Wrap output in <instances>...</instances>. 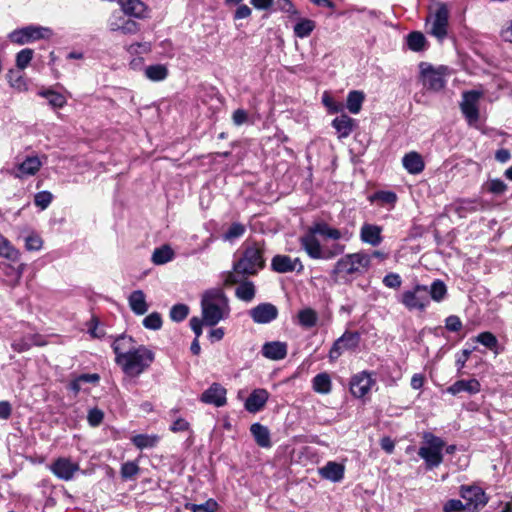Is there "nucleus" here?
Returning <instances> with one entry per match:
<instances>
[{"label":"nucleus","mask_w":512,"mask_h":512,"mask_svg":"<svg viewBox=\"0 0 512 512\" xmlns=\"http://www.w3.org/2000/svg\"><path fill=\"white\" fill-rule=\"evenodd\" d=\"M332 127L336 130L338 138H347L356 127V121L346 114H341L333 119Z\"/></svg>","instance_id":"25"},{"label":"nucleus","mask_w":512,"mask_h":512,"mask_svg":"<svg viewBox=\"0 0 512 512\" xmlns=\"http://www.w3.org/2000/svg\"><path fill=\"white\" fill-rule=\"evenodd\" d=\"M443 512H466V504L459 499H450L444 504Z\"/></svg>","instance_id":"60"},{"label":"nucleus","mask_w":512,"mask_h":512,"mask_svg":"<svg viewBox=\"0 0 512 512\" xmlns=\"http://www.w3.org/2000/svg\"><path fill=\"white\" fill-rule=\"evenodd\" d=\"M218 507L217 502L214 499H208L202 504L187 503L185 508L192 512H215Z\"/></svg>","instance_id":"49"},{"label":"nucleus","mask_w":512,"mask_h":512,"mask_svg":"<svg viewBox=\"0 0 512 512\" xmlns=\"http://www.w3.org/2000/svg\"><path fill=\"white\" fill-rule=\"evenodd\" d=\"M371 203L378 202L383 205H394L397 201V195L393 191H377L369 197Z\"/></svg>","instance_id":"45"},{"label":"nucleus","mask_w":512,"mask_h":512,"mask_svg":"<svg viewBox=\"0 0 512 512\" xmlns=\"http://www.w3.org/2000/svg\"><path fill=\"white\" fill-rule=\"evenodd\" d=\"M316 27L315 21L308 18H301L294 25L293 31L294 35L298 38H306L308 37Z\"/></svg>","instance_id":"40"},{"label":"nucleus","mask_w":512,"mask_h":512,"mask_svg":"<svg viewBox=\"0 0 512 512\" xmlns=\"http://www.w3.org/2000/svg\"><path fill=\"white\" fill-rule=\"evenodd\" d=\"M125 15L138 19L147 18V6L141 0H119Z\"/></svg>","instance_id":"24"},{"label":"nucleus","mask_w":512,"mask_h":512,"mask_svg":"<svg viewBox=\"0 0 512 512\" xmlns=\"http://www.w3.org/2000/svg\"><path fill=\"white\" fill-rule=\"evenodd\" d=\"M39 338H40V336H38V335H29V336L22 337L20 339L14 340V342L12 343V348L16 352H25V351L29 350L34 345H37V346L43 345L42 342L38 341Z\"/></svg>","instance_id":"42"},{"label":"nucleus","mask_w":512,"mask_h":512,"mask_svg":"<svg viewBox=\"0 0 512 512\" xmlns=\"http://www.w3.org/2000/svg\"><path fill=\"white\" fill-rule=\"evenodd\" d=\"M313 232L329 239L338 240L342 237L340 230L330 227L324 222L316 223L312 227Z\"/></svg>","instance_id":"44"},{"label":"nucleus","mask_w":512,"mask_h":512,"mask_svg":"<svg viewBox=\"0 0 512 512\" xmlns=\"http://www.w3.org/2000/svg\"><path fill=\"white\" fill-rule=\"evenodd\" d=\"M154 359L155 354L152 350L144 345H138L118 366H120L125 375L134 378L145 372L151 366Z\"/></svg>","instance_id":"4"},{"label":"nucleus","mask_w":512,"mask_h":512,"mask_svg":"<svg viewBox=\"0 0 512 512\" xmlns=\"http://www.w3.org/2000/svg\"><path fill=\"white\" fill-rule=\"evenodd\" d=\"M481 390L480 382L473 378L469 380H458L447 388V392L451 395H457L461 392L468 394H477Z\"/></svg>","instance_id":"26"},{"label":"nucleus","mask_w":512,"mask_h":512,"mask_svg":"<svg viewBox=\"0 0 512 512\" xmlns=\"http://www.w3.org/2000/svg\"><path fill=\"white\" fill-rule=\"evenodd\" d=\"M53 195L49 191H40L34 196V204L41 210H45L52 202Z\"/></svg>","instance_id":"56"},{"label":"nucleus","mask_w":512,"mask_h":512,"mask_svg":"<svg viewBox=\"0 0 512 512\" xmlns=\"http://www.w3.org/2000/svg\"><path fill=\"white\" fill-rule=\"evenodd\" d=\"M201 309L205 325L215 326L229 316V299L222 289L207 290L201 299Z\"/></svg>","instance_id":"3"},{"label":"nucleus","mask_w":512,"mask_h":512,"mask_svg":"<svg viewBox=\"0 0 512 512\" xmlns=\"http://www.w3.org/2000/svg\"><path fill=\"white\" fill-rule=\"evenodd\" d=\"M264 247L259 243L245 246L242 255L233 263V271L225 279L226 285L240 282V277L255 276L265 267Z\"/></svg>","instance_id":"1"},{"label":"nucleus","mask_w":512,"mask_h":512,"mask_svg":"<svg viewBox=\"0 0 512 512\" xmlns=\"http://www.w3.org/2000/svg\"><path fill=\"white\" fill-rule=\"evenodd\" d=\"M301 248L312 259H319L321 257L322 246L316 237V233L310 227L308 232L300 238Z\"/></svg>","instance_id":"20"},{"label":"nucleus","mask_w":512,"mask_h":512,"mask_svg":"<svg viewBox=\"0 0 512 512\" xmlns=\"http://www.w3.org/2000/svg\"><path fill=\"white\" fill-rule=\"evenodd\" d=\"M374 381L370 374L361 372L352 377L350 382V391L357 398L364 397L371 389Z\"/></svg>","instance_id":"19"},{"label":"nucleus","mask_w":512,"mask_h":512,"mask_svg":"<svg viewBox=\"0 0 512 512\" xmlns=\"http://www.w3.org/2000/svg\"><path fill=\"white\" fill-rule=\"evenodd\" d=\"M269 393L266 389H254L245 401L244 407L250 413L261 411L268 401Z\"/></svg>","instance_id":"22"},{"label":"nucleus","mask_w":512,"mask_h":512,"mask_svg":"<svg viewBox=\"0 0 512 512\" xmlns=\"http://www.w3.org/2000/svg\"><path fill=\"white\" fill-rule=\"evenodd\" d=\"M174 257L173 250L168 245L156 248L152 254V261L156 265H162L171 261Z\"/></svg>","instance_id":"43"},{"label":"nucleus","mask_w":512,"mask_h":512,"mask_svg":"<svg viewBox=\"0 0 512 512\" xmlns=\"http://www.w3.org/2000/svg\"><path fill=\"white\" fill-rule=\"evenodd\" d=\"M322 478L332 482H339L344 477V466L334 461H329L325 466L319 469Z\"/></svg>","instance_id":"30"},{"label":"nucleus","mask_w":512,"mask_h":512,"mask_svg":"<svg viewBox=\"0 0 512 512\" xmlns=\"http://www.w3.org/2000/svg\"><path fill=\"white\" fill-rule=\"evenodd\" d=\"M152 45L150 42L133 43L128 47V52L132 55L147 54L151 52Z\"/></svg>","instance_id":"61"},{"label":"nucleus","mask_w":512,"mask_h":512,"mask_svg":"<svg viewBox=\"0 0 512 512\" xmlns=\"http://www.w3.org/2000/svg\"><path fill=\"white\" fill-rule=\"evenodd\" d=\"M278 308L272 303H260L249 311L251 319L257 324H268L278 317Z\"/></svg>","instance_id":"15"},{"label":"nucleus","mask_w":512,"mask_h":512,"mask_svg":"<svg viewBox=\"0 0 512 512\" xmlns=\"http://www.w3.org/2000/svg\"><path fill=\"white\" fill-rule=\"evenodd\" d=\"M271 269L277 273H289L297 271L301 273L304 266L299 258L292 259L288 255H275L271 260Z\"/></svg>","instance_id":"16"},{"label":"nucleus","mask_w":512,"mask_h":512,"mask_svg":"<svg viewBox=\"0 0 512 512\" xmlns=\"http://www.w3.org/2000/svg\"><path fill=\"white\" fill-rule=\"evenodd\" d=\"M383 284L388 288L398 289L402 284V279L399 274L391 272L384 276Z\"/></svg>","instance_id":"62"},{"label":"nucleus","mask_w":512,"mask_h":512,"mask_svg":"<svg viewBox=\"0 0 512 512\" xmlns=\"http://www.w3.org/2000/svg\"><path fill=\"white\" fill-rule=\"evenodd\" d=\"M140 468L134 461H128L121 465L120 474L123 480H132L139 473Z\"/></svg>","instance_id":"50"},{"label":"nucleus","mask_w":512,"mask_h":512,"mask_svg":"<svg viewBox=\"0 0 512 512\" xmlns=\"http://www.w3.org/2000/svg\"><path fill=\"white\" fill-rule=\"evenodd\" d=\"M312 387L315 392L328 394L331 391V378L327 373H319L312 380Z\"/></svg>","instance_id":"38"},{"label":"nucleus","mask_w":512,"mask_h":512,"mask_svg":"<svg viewBox=\"0 0 512 512\" xmlns=\"http://www.w3.org/2000/svg\"><path fill=\"white\" fill-rule=\"evenodd\" d=\"M462 326L461 319L456 315H450L445 319V328L450 332H458Z\"/></svg>","instance_id":"63"},{"label":"nucleus","mask_w":512,"mask_h":512,"mask_svg":"<svg viewBox=\"0 0 512 512\" xmlns=\"http://www.w3.org/2000/svg\"><path fill=\"white\" fill-rule=\"evenodd\" d=\"M400 302L410 311H424L430 304L428 286L415 284L412 289L402 293Z\"/></svg>","instance_id":"7"},{"label":"nucleus","mask_w":512,"mask_h":512,"mask_svg":"<svg viewBox=\"0 0 512 512\" xmlns=\"http://www.w3.org/2000/svg\"><path fill=\"white\" fill-rule=\"evenodd\" d=\"M108 27L112 32H121L125 35L136 34L140 30V26L136 21L127 19L119 14H114L110 18Z\"/></svg>","instance_id":"18"},{"label":"nucleus","mask_w":512,"mask_h":512,"mask_svg":"<svg viewBox=\"0 0 512 512\" xmlns=\"http://www.w3.org/2000/svg\"><path fill=\"white\" fill-rule=\"evenodd\" d=\"M365 95L362 91L353 90L347 95L346 107L352 114H358L362 108Z\"/></svg>","instance_id":"37"},{"label":"nucleus","mask_w":512,"mask_h":512,"mask_svg":"<svg viewBox=\"0 0 512 512\" xmlns=\"http://www.w3.org/2000/svg\"><path fill=\"white\" fill-rule=\"evenodd\" d=\"M144 75L153 82L163 81L168 76V68L164 64L149 65L144 69Z\"/></svg>","instance_id":"34"},{"label":"nucleus","mask_w":512,"mask_h":512,"mask_svg":"<svg viewBox=\"0 0 512 512\" xmlns=\"http://www.w3.org/2000/svg\"><path fill=\"white\" fill-rule=\"evenodd\" d=\"M262 354L271 360L284 359L287 355V345L279 341L267 342L262 347Z\"/></svg>","instance_id":"27"},{"label":"nucleus","mask_w":512,"mask_h":512,"mask_svg":"<svg viewBox=\"0 0 512 512\" xmlns=\"http://www.w3.org/2000/svg\"><path fill=\"white\" fill-rule=\"evenodd\" d=\"M189 314V307L186 304H175L170 309V319L174 322H182Z\"/></svg>","instance_id":"52"},{"label":"nucleus","mask_w":512,"mask_h":512,"mask_svg":"<svg viewBox=\"0 0 512 512\" xmlns=\"http://www.w3.org/2000/svg\"><path fill=\"white\" fill-rule=\"evenodd\" d=\"M360 335L358 332L346 331L341 337L336 339L330 348L328 357L330 362H335L346 350H354L358 347Z\"/></svg>","instance_id":"11"},{"label":"nucleus","mask_w":512,"mask_h":512,"mask_svg":"<svg viewBox=\"0 0 512 512\" xmlns=\"http://www.w3.org/2000/svg\"><path fill=\"white\" fill-rule=\"evenodd\" d=\"M37 95L47 99L48 104L53 109H61L67 104L66 97L63 94L56 92L51 88H42L38 90Z\"/></svg>","instance_id":"32"},{"label":"nucleus","mask_w":512,"mask_h":512,"mask_svg":"<svg viewBox=\"0 0 512 512\" xmlns=\"http://www.w3.org/2000/svg\"><path fill=\"white\" fill-rule=\"evenodd\" d=\"M128 304L132 312L136 315H144L149 309L145 293L142 290L131 292L128 297Z\"/></svg>","instance_id":"29"},{"label":"nucleus","mask_w":512,"mask_h":512,"mask_svg":"<svg viewBox=\"0 0 512 512\" xmlns=\"http://www.w3.org/2000/svg\"><path fill=\"white\" fill-rule=\"evenodd\" d=\"M402 164H403V167L410 174H413V175L421 173L425 168V164H424L422 156L418 152H415V151L405 154L404 157L402 158Z\"/></svg>","instance_id":"28"},{"label":"nucleus","mask_w":512,"mask_h":512,"mask_svg":"<svg viewBox=\"0 0 512 512\" xmlns=\"http://www.w3.org/2000/svg\"><path fill=\"white\" fill-rule=\"evenodd\" d=\"M104 419V413L101 409L95 407L88 411L87 421L91 427H98Z\"/></svg>","instance_id":"59"},{"label":"nucleus","mask_w":512,"mask_h":512,"mask_svg":"<svg viewBox=\"0 0 512 512\" xmlns=\"http://www.w3.org/2000/svg\"><path fill=\"white\" fill-rule=\"evenodd\" d=\"M482 96V92L470 90L463 93L460 109L469 125H474L479 120L478 101Z\"/></svg>","instance_id":"10"},{"label":"nucleus","mask_w":512,"mask_h":512,"mask_svg":"<svg viewBox=\"0 0 512 512\" xmlns=\"http://www.w3.org/2000/svg\"><path fill=\"white\" fill-rule=\"evenodd\" d=\"M420 80L423 86L432 92H439L444 89L446 85L445 75L448 71L446 66H439L434 68L427 62H420Z\"/></svg>","instance_id":"6"},{"label":"nucleus","mask_w":512,"mask_h":512,"mask_svg":"<svg viewBox=\"0 0 512 512\" xmlns=\"http://www.w3.org/2000/svg\"><path fill=\"white\" fill-rule=\"evenodd\" d=\"M43 246L42 238L36 234L31 233L25 238V248L28 251H39Z\"/></svg>","instance_id":"58"},{"label":"nucleus","mask_w":512,"mask_h":512,"mask_svg":"<svg viewBox=\"0 0 512 512\" xmlns=\"http://www.w3.org/2000/svg\"><path fill=\"white\" fill-rule=\"evenodd\" d=\"M34 55V51L30 48H25L19 51L16 55V66L20 70H24L30 64Z\"/></svg>","instance_id":"54"},{"label":"nucleus","mask_w":512,"mask_h":512,"mask_svg":"<svg viewBox=\"0 0 512 512\" xmlns=\"http://www.w3.org/2000/svg\"><path fill=\"white\" fill-rule=\"evenodd\" d=\"M246 232V227L240 222H234L230 225L227 231L222 235L224 241L232 242L235 239L242 237Z\"/></svg>","instance_id":"47"},{"label":"nucleus","mask_w":512,"mask_h":512,"mask_svg":"<svg viewBox=\"0 0 512 512\" xmlns=\"http://www.w3.org/2000/svg\"><path fill=\"white\" fill-rule=\"evenodd\" d=\"M48 28L27 26L16 29L9 34V39L16 44L23 45L33 40H39L45 37V32H49Z\"/></svg>","instance_id":"13"},{"label":"nucleus","mask_w":512,"mask_h":512,"mask_svg":"<svg viewBox=\"0 0 512 512\" xmlns=\"http://www.w3.org/2000/svg\"><path fill=\"white\" fill-rule=\"evenodd\" d=\"M298 319L300 325L306 328H311L316 325L318 316L315 310L311 308H305L299 311Z\"/></svg>","instance_id":"46"},{"label":"nucleus","mask_w":512,"mask_h":512,"mask_svg":"<svg viewBox=\"0 0 512 512\" xmlns=\"http://www.w3.org/2000/svg\"><path fill=\"white\" fill-rule=\"evenodd\" d=\"M50 471L60 480L70 481L74 478L77 471L80 470L78 463L73 462L70 458L59 457L50 465Z\"/></svg>","instance_id":"12"},{"label":"nucleus","mask_w":512,"mask_h":512,"mask_svg":"<svg viewBox=\"0 0 512 512\" xmlns=\"http://www.w3.org/2000/svg\"><path fill=\"white\" fill-rule=\"evenodd\" d=\"M345 249V245L334 243L330 247H323L321 252V257L319 259L322 260H330L335 258L338 255L343 254Z\"/></svg>","instance_id":"53"},{"label":"nucleus","mask_w":512,"mask_h":512,"mask_svg":"<svg viewBox=\"0 0 512 512\" xmlns=\"http://www.w3.org/2000/svg\"><path fill=\"white\" fill-rule=\"evenodd\" d=\"M227 390L219 383H212L200 396V401L205 404L222 407L226 404Z\"/></svg>","instance_id":"17"},{"label":"nucleus","mask_w":512,"mask_h":512,"mask_svg":"<svg viewBox=\"0 0 512 512\" xmlns=\"http://www.w3.org/2000/svg\"><path fill=\"white\" fill-rule=\"evenodd\" d=\"M237 284L238 287L235 290V296L244 301V302H251L255 298L256 294V288L252 281L249 280H243L240 278V282Z\"/></svg>","instance_id":"33"},{"label":"nucleus","mask_w":512,"mask_h":512,"mask_svg":"<svg viewBox=\"0 0 512 512\" xmlns=\"http://www.w3.org/2000/svg\"><path fill=\"white\" fill-rule=\"evenodd\" d=\"M428 297L437 303L442 302L447 297L446 284L440 279H435L428 287Z\"/></svg>","instance_id":"35"},{"label":"nucleus","mask_w":512,"mask_h":512,"mask_svg":"<svg viewBox=\"0 0 512 512\" xmlns=\"http://www.w3.org/2000/svg\"><path fill=\"white\" fill-rule=\"evenodd\" d=\"M449 10L445 3H439L435 12L427 19L431 23L429 33L442 41L448 33Z\"/></svg>","instance_id":"9"},{"label":"nucleus","mask_w":512,"mask_h":512,"mask_svg":"<svg viewBox=\"0 0 512 512\" xmlns=\"http://www.w3.org/2000/svg\"><path fill=\"white\" fill-rule=\"evenodd\" d=\"M250 432L258 446L262 448L272 446L270 431L266 426L260 423H254L250 427Z\"/></svg>","instance_id":"31"},{"label":"nucleus","mask_w":512,"mask_h":512,"mask_svg":"<svg viewBox=\"0 0 512 512\" xmlns=\"http://www.w3.org/2000/svg\"><path fill=\"white\" fill-rule=\"evenodd\" d=\"M0 256L10 261H17L20 257L18 249L0 233Z\"/></svg>","instance_id":"41"},{"label":"nucleus","mask_w":512,"mask_h":512,"mask_svg":"<svg viewBox=\"0 0 512 512\" xmlns=\"http://www.w3.org/2000/svg\"><path fill=\"white\" fill-rule=\"evenodd\" d=\"M0 269L4 272L6 276L10 277L12 280L19 281L20 278L22 277V265L19 267H14L9 263L1 262Z\"/></svg>","instance_id":"55"},{"label":"nucleus","mask_w":512,"mask_h":512,"mask_svg":"<svg viewBox=\"0 0 512 512\" xmlns=\"http://www.w3.org/2000/svg\"><path fill=\"white\" fill-rule=\"evenodd\" d=\"M371 267V256L364 252L350 253L342 256L330 272L334 283L351 284L353 280L364 275Z\"/></svg>","instance_id":"2"},{"label":"nucleus","mask_w":512,"mask_h":512,"mask_svg":"<svg viewBox=\"0 0 512 512\" xmlns=\"http://www.w3.org/2000/svg\"><path fill=\"white\" fill-rule=\"evenodd\" d=\"M159 436L148 435V434H137L131 438V442L138 449L143 450L147 448H153L159 442Z\"/></svg>","instance_id":"39"},{"label":"nucleus","mask_w":512,"mask_h":512,"mask_svg":"<svg viewBox=\"0 0 512 512\" xmlns=\"http://www.w3.org/2000/svg\"><path fill=\"white\" fill-rule=\"evenodd\" d=\"M459 494L466 504V512H479L489 501L485 491L476 485H461Z\"/></svg>","instance_id":"8"},{"label":"nucleus","mask_w":512,"mask_h":512,"mask_svg":"<svg viewBox=\"0 0 512 512\" xmlns=\"http://www.w3.org/2000/svg\"><path fill=\"white\" fill-rule=\"evenodd\" d=\"M142 324L146 329L159 330L163 324L162 316L159 312H152L143 319Z\"/></svg>","instance_id":"51"},{"label":"nucleus","mask_w":512,"mask_h":512,"mask_svg":"<svg viewBox=\"0 0 512 512\" xmlns=\"http://www.w3.org/2000/svg\"><path fill=\"white\" fill-rule=\"evenodd\" d=\"M424 440L426 445L419 448L418 455L425 461L426 468L431 470L443 462L442 450L445 442L432 433H426Z\"/></svg>","instance_id":"5"},{"label":"nucleus","mask_w":512,"mask_h":512,"mask_svg":"<svg viewBox=\"0 0 512 512\" xmlns=\"http://www.w3.org/2000/svg\"><path fill=\"white\" fill-rule=\"evenodd\" d=\"M382 231L379 225L364 223L360 229V240L373 247L379 246L383 241Z\"/></svg>","instance_id":"21"},{"label":"nucleus","mask_w":512,"mask_h":512,"mask_svg":"<svg viewBox=\"0 0 512 512\" xmlns=\"http://www.w3.org/2000/svg\"><path fill=\"white\" fill-rule=\"evenodd\" d=\"M475 339L478 343L482 344L489 350L497 352L498 339L493 333L489 331L481 332L476 336Z\"/></svg>","instance_id":"48"},{"label":"nucleus","mask_w":512,"mask_h":512,"mask_svg":"<svg viewBox=\"0 0 512 512\" xmlns=\"http://www.w3.org/2000/svg\"><path fill=\"white\" fill-rule=\"evenodd\" d=\"M111 347L115 353V363L118 365L131 352H133L138 345H136L133 337L127 334H121L113 339Z\"/></svg>","instance_id":"14"},{"label":"nucleus","mask_w":512,"mask_h":512,"mask_svg":"<svg viewBox=\"0 0 512 512\" xmlns=\"http://www.w3.org/2000/svg\"><path fill=\"white\" fill-rule=\"evenodd\" d=\"M406 43L408 48L414 52L424 51L427 47V40L419 31L410 32L406 37Z\"/></svg>","instance_id":"36"},{"label":"nucleus","mask_w":512,"mask_h":512,"mask_svg":"<svg viewBox=\"0 0 512 512\" xmlns=\"http://www.w3.org/2000/svg\"><path fill=\"white\" fill-rule=\"evenodd\" d=\"M276 6H277V9L282 12L293 14V15L298 14V11L294 7L291 0H277Z\"/></svg>","instance_id":"64"},{"label":"nucleus","mask_w":512,"mask_h":512,"mask_svg":"<svg viewBox=\"0 0 512 512\" xmlns=\"http://www.w3.org/2000/svg\"><path fill=\"white\" fill-rule=\"evenodd\" d=\"M485 188L492 194L501 195L507 190V185L501 179H492L485 184Z\"/></svg>","instance_id":"57"},{"label":"nucleus","mask_w":512,"mask_h":512,"mask_svg":"<svg viewBox=\"0 0 512 512\" xmlns=\"http://www.w3.org/2000/svg\"><path fill=\"white\" fill-rule=\"evenodd\" d=\"M42 163L38 156H27L22 162L15 167L14 176L23 178L35 175L41 168Z\"/></svg>","instance_id":"23"}]
</instances>
